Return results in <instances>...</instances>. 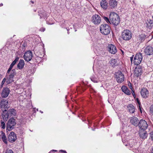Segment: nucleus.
I'll use <instances>...</instances> for the list:
<instances>
[{
    "mask_svg": "<svg viewBox=\"0 0 153 153\" xmlns=\"http://www.w3.org/2000/svg\"><path fill=\"white\" fill-rule=\"evenodd\" d=\"M109 19L111 24L117 26L119 24L120 19L118 15L114 12L111 13L109 14Z\"/></svg>",
    "mask_w": 153,
    "mask_h": 153,
    "instance_id": "obj_1",
    "label": "nucleus"
},
{
    "mask_svg": "<svg viewBox=\"0 0 153 153\" xmlns=\"http://www.w3.org/2000/svg\"><path fill=\"white\" fill-rule=\"evenodd\" d=\"M16 115V111L14 109H9L7 111L3 112L2 116L4 120L6 121L7 119L11 117H13Z\"/></svg>",
    "mask_w": 153,
    "mask_h": 153,
    "instance_id": "obj_2",
    "label": "nucleus"
},
{
    "mask_svg": "<svg viewBox=\"0 0 153 153\" xmlns=\"http://www.w3.org/2000/svg\"><path fill=\"white\" fill-rule=\"evenodd\" d=\"M133 34L131 31L128 29L124 30L121 33V37L124 40L129 41L132 37Z\"/></svg>",
    "mask_w": 153,
    "mask_h": 153,
    "instance_id": "obj_3",
    "label": "nucleus"
},
{
    "mask_svg": "<svg viewBox=\"0 0 153 153\" xmlns=\"http://www.w3.org/2000/svg\"><path fill=\"white\" fill-rule=\"evenodd\" d=\"M101 33L104 35L108 34L111 31V27L107 24H102L100 27Z\"/></svg>",
    "mask_w": 153,
    "mask_h": 153,
    "instance_id": "obj_4",
    "label": "nucleus"
},
{
    "mask_svg": "<svg viewBox=\"0 0 153 153\" xmlns=\"http://www.w3.org/2000/svg\"><path fill=\"white\" fill-rule=\"evenodd\" d=\"M16 124V122L15 119L13 118H10L7 124V130L9 131L12 130L14 128Z\"/></svg>",
    "mask_w": 153,
    "mask_h": 153,
    "instance_id": "obj_5",
    "label": "nucleus"
},
{
    "mask_svg": "<svg viewBox=\"0 0 153 153\" xmlns=\"http://www.w3.org/2000/svg\"><path fill=\"white\" fill-rule=\"evenodd\" d=\"M10 107V105L8 103V100L3 99L1 100L0 103V107L2 111H6Z\"/></svg>",
    "mask_w": 153,
    "mask_h": 153,
    "instance_id": "obj_6",
    "label": "nucleus"
},
{
    "mask_svg": "<svg viewBox=\"0 0 153 153\" xmlns=\"http://www.w3.org/2000/svg\"><path fill=\"white\" fill-rule=\"evenodd\" d=\"M143 54L140 53H137L134 57V63L135 65H138L141 62L143 59Z\"/></svg>",
    "mask_w": 153,
    "mask_h": 153,
    "instance_id": "obj_7",
    "label": "nucleus"
},
{
    "mask_svg": "<svg viewBox=\"0 0 153 153\" xmlns=\"http://www.w3.org/2000/svg\"><path fill=\"white\" fill-rule=\"evenodd\" d=\"M115 77L117 82L118 83H121L123 82L124 79V75L122 73L119 71L115 73Z\"/></svg>",
    "mask_w": 153,
    "mask_h": 153,
    "instance_id": "obj_8",
    "label": "nucleus"
},
{
    "mask_svg": "<svg viewBox=\"0 0 153 153\" xmlns=\"http://www.w3.org/2000/svg\"><path fill=\"white\" fill-rule=\"evenodd\" d=\"M9 73L8 76L7 77L6 82L7 83H10L13 81V79L16 74L15 69H13Z\"/></svg>",
    "mask_w": 153,
    "mask_h": 153,
    "instance_id": "obj_9",
    "label": "nucleus"
},
{
    "mask_svg": "<svg viewBox=\"0 0 153 153\" xmlns=\"http://www.w3.org/2000/svg\"><path fill=\"white\" fill-rule=\"evenodd\" d=\"M101 18L98 15H94L92 17L91 21L94 25H99L101 22Z\"/></svg>",
    "mask_w": 153,
    "mask_h": 153,
    "instance_id": "obj_10",
    "label": "nucleus"
},
{
    "mask_svg": "<svg viewBox=\"0 0 153 153\" xmlns=\"http://www.w3.org/2000/svg\"><path fill=\"white\" fill-rule=\"evenodd\" d=\"M138 126L140 128V130L142 129L143 130H146L148 126L146 122L143 120H141L140 121Z\"/></svg>",
    "mask_w": 153,
    "mask_h": 153,
    "instance_id": "obj_11",
    "label": "nucleus"
},
{
    "mask_svg": "<svg viewBox=\"0 0 153 153\" xmlns=\"http://www.w3.org/2000/svg\"><path fill=\"white\" fill-rule=\"evenodd\" d=\"M33 56V53L32 51H28L25 52L24 55V59L27 62L30 61Z\"/></svg>",
    "mask_w": 153,
    "mask_h": 153,
    "instance_id": "obj_12",
    "label": "nucleus"
},
{
    "mask_svg": "<svg viewBox=\"0 0 153 153\" xmlns=\"http://www.w3.org/2000/svg\"><path fill=\"white\" fill-rule=\"evenodd\" d=\"M144 52L146 55H153V47L151 46H147L145 48Z\"/></svg>",
    "mask_w": 153,
    "mask_h": 153,
    "instance_id": "obj_13",
    "label": "nucleus"
},
{
    "mask_svg": "<svg viewBox=\"0 0 153 153\" xmlns=\"http://www.w3.org/2000/svg\"><path fill=\"white\" fill-rule=\"evenodd\" d=\"M142 73V70L140 66L135 68L134 71V75L136 77L140 76Z\"/></svg>",
    "mask_w": 153,
    "mask_h": 153,
    "instance_id": "obj_14",
    "label": "nucleus"
},
{
    "mask_svg": "<svg viewBox=\"0 0 153 153\" xmlns=\"http://www.w3.org/2000/svg\"><path fill=\"white\" fill-rule=\"evenodd\" d=\"M139 134L140 137L144 140L146 139L148 136V134L145 130H139Z\"/></svg>",
    "mask_w": 153,
    "mask_h": 153,
    "instance_id": "obj_15",
    "label": "nucleus"
},
{
    "mask_svg": "<svg viewBox=\"0 0 153 153\" xmlns=\"http://www.w3.org/2000/svg\"><path fill=\"white\" fill-rule=\"evenodd\" d=\"M141 96L143 98H146L149 96V92L148 90L146 88H143L141 89L140 91Z\"/></svg>",
    "mask_w": 153,
    "mask_h": 153,
    "instance_id": "obj_16",
    "label": "nucleus"
},
{
    "mask_svg": "<svg viewBox=\"0 0 153 153\" xmlns=\"http://www.w3.org/2000/svg\"><path fill=\"white\" fill-rule=\"evenodd\" d=\"M108 49L109 52L113 54H115L117 52V49L116 46L112 44L108 45Z\"/></svg>",
    "mask_w": 153,
    "mask_h": 153,
    "instance_id": "obj_17",
    "label": "nucleus"
},
{
    "mask_svg": "<svg viewBox=\"0 0 153 153\" xmlns=\"http://www.w3.org/2000/svg\"><path fill=\"white\" fill-rule=\"evenodd\" d=\"M17 139L16 135L13 132H11L8 136V140L11 142H14Z\"/></svg>",
    "mask_w": 153,
    "mask_h": 153,
    "instance_id": "obj_18",
    "label": "nucleus"
},
{
    "mask_svg": "<svg viewBox=\"0 0 153 153\" xmlns=\"http://www.w3.org/2000/svg\"><path fill=\"white\" fill-rule=\"evenodd\" d=\"M10 90L8 88H4L1 93V97L4 98L8 96L10 93Z\"/></svg>",
    "mask_w": 153,
    "mask_h": 153,
    "instance_id": "obj_19",
    "label": "nucleus"
},
{
    "mask_svg": "<svg viewBox=\"0 0 153 153\" xmlns=\"http://www.w3.org/2000/svg\"><path fill=\"white\" fill-rule=\"evenodd\" d=\"M145 25L147 28L149 29L153 28V20L147 19L146 21Z\"/></svg>",
    "mask_w": 153,
    "mask_h": 153,
    "instance_id": "obj_20",
    "label": "nucleus"
},
{
    "mask_svg": "<svg viewBox=\"0 0 153 153\" xmlns=\"http://www.w3.org/2000/svg\"><path fill=\"white\" fill-rule=\"evenodd\" d=\"M130 120L132 124L135 126H138L139 120L137 117L135 116L132 117L130 118Z\"/></svg>",
    "mask_w": 153,
    "mask_h": 153,
    "instance_id": "obj_21",
    "label": "nucleus"
},
{
    "mask_svg": "<svg viewBox=\"0 0 153 153\" xmlns=\"http://www.w3.org/2000/svg\"><path fill=\"white\" fill-rule=\"evenodd\" d=\"M117 1L116 0H109V5L112 9H114L117 7Z\"/></svg>",
    "mask_w": 153,
    "mask_h": 153,
    "instance_id": "obj_22",
    "label": "nucleus"
},
{
    "mask_svg": "<svg viewBox=\"0 0 153 153\" xmlns=\"http://www.w3.org/2000/svg\"><path fill=\"white\" fill-rule=\"evenodd\" d=\"M100 5L103 9H106L108 7V3L106 0H102L100 1Z\"/></svg>",
    "mask_w": 153,
    "mask_h": 153,
    "instance_id": "obj_23",
    "label": "nucleus"
},
{
    "mask_svg": "<svg viewBox=\"0 0 153 153\" xmlns=\"http://www.w3.org/2000/svg\"><path fill=\"white\" fill-rule=\"evenodd\" d=\"M122 91L125 94L130 95L131 94V92L128 88L125 86H123L121 87Z\"/></svg>",
    "mask_w": 153,
    "mask_h": 153,
    "instance_id": "obj_24",
    "label": "nucleus"
},
{
    "mask_svg": "<svg viewBox=\"0 0 153 153\" xmlns=\"http://www.w3.org/2000/svg\"><path fill=\"white\" fill-rule=\"evenodd\" d=\"M25 65V62L24 60L23 59H20L17 65V68L21 69L23 68Z\"/></svg>",
    "mask_w": 153,
    "mask_h": 153,
    "instance_id": "obj_25",
    "label": "nucleus"
},
{
    "mask_svg": "<svg viewBox=\"0 0 153 153\" xmlns=\"http://www.w3.org/2000/svg\"><path fill=\"white\" fill-rule=\"evenodd\" d=\"M39 15L40 16V19L42 18H45V17H47V15L46 12L44 10H42L39 12Z\"/></svg>",
    "mask_w": 153,
    "mask_h": 153,
    "instance_id": "obj_26",
    "label": "nucleus"
},
{
    "mask_svg": "<svg viewBox=\"0 0 153 153\" xmlns=\"http://www.w3.org/2000/svg\"><path fill=\"white\" fill-rule=\"evenodd\" d=\"M146 38V35L144 34L140 35L137 38V40L140 42H143Z\"/></svg>",
    "mask_w": 153,
    "mask_h": 153,
    "instance_id": "obj_27",
    "label": "nucleus"
},
{
    "mask_svg": "<svg viewBox=\"0 0 153 153\" xmlns=\"http://www.w3.org/2000/svg\"><path fill=\"white\" fill-rule=\"evenodd\" d=\"M129 112L131 113H133L135 111L134 106L132 104H130L128 106Z\"/></svg>",
    "mask_w": 153,
    "mask_h": 153,
    "instance_id": "obj_28",
    "label": "nucleus"
},
{
    "mask_svg": "<svg viewBox=\"0 0 153 153\" xmlns=\"http://www.w3.org/2000/svg\"><path fill=\"white\" fill-rule=\"evenodd\" d=\"M1 139L3 142L6 144L7 143V139L6 136L5 134L3 133L2 131H1Z\"/></svg>",
    "mask_w": 153,
    "mask_h": 153,
    "instance_id": "obj_29",
    "label": "nucleus"
},
{
    "mask_svg": "<svg viewBox=\"0 0 153 153\" xmlns=\"http://www.w3.org/2000/svg\"><path fill=\"white\" fill-rule=\"evenodd\" d=\"M111 65L112 67H115L117 65V60L115 59H112L110 61Z\"/></svg>",
    "mask_w": 153,
    "mask_h": 153,
    "instance_id": "obj_30",
    "label": "nucleus"
},
{
    "mask_svg": "<svg viewBox=\"0 0 153 153\" xmlns=\"http://www.w3.org/2000/svg\"><path fill=\"white\" fill-rule=\"evenodd\" d=\"M102 17L107 23L108 24H111L110 20V19H109L108 17L104 16Z\"/></svg>",
    "mask_w": 153,
    "mask_h": 153,
    "instance_id": "obj_31",
    "label": "nucleus"
},
{
    "mask_svg": "<svg viewBox=\"0 0 153 153\" xmlns=\"http://www.w3.org/2000/svg\"><path fill=\"white\" fill-rule=\"evenodd\" d=\"M149 114L151 116H153V106L151 105L150 107Z\"/></svg>",
    "mask_w": 153,
    "mask_h": 153,
    "instance_id": "obj_32",
    "label": "nucleus"
},
{
    "mask_svg": "<svg viewBox=\"0 0 153 153\" xmlns=\"http://www.w3.org/2000/svg\"><path fill=\"white\" fill-rule=\"evenodd\" d=\"M91 80L94 83H97L98 82V79L97 78L94 77H92L91 78Z\"/></svg>",
    "mask_w": 153,
    "mask_h": 153,
    "instance_id": "obj_33",
    "label": "nucleus"
},
{
    "mask_svg": "<svg viewBox=\"0 0 153 153\" xmlns=\"http://www.w3.org/2000/svg\"><path fill=\"white\" fill-rule=\"evenodd\" d=\"M0 127H1L3 129H4L5 128L6 126L4 122L3 121H1V124L0 126Z\"/></svg>",
    "mask_w": 153,
    "mask_h": 153,
    "instance_id": "obj_34",
    "label": "nucleus"
},
{
    "mask_svg": "<svg viewBox=\"0 0 153 153\" xmlns=\"http://www.w3.org/2000/svg\"><path fill=\"white\" fill-rule=\"evenodd\" d=\"M19 59V57H18L17 56L16 57L15 59L12 62V64L14 65L16 62L18 61Z\"/></svg>",
    "mask_w": 153,
    "mask_h": 153,
    "instance_id": "obj_35",
    "label": "nucleus"
},
{
    "mask_svg": "<svg viewBox=\"0 0 153 153\" xmlns=\"http://www.w3.org/2000/svg\"><path fill=\"white\" fill-rule=\"evenodd\" d=\"M5 153H14V152L12 150L7 149L6 150Z\"/></svg>",
    "mask_w": 153,
    "mask_h": 153,
    "instance_id": "obj_36",
    "label": "nucleus"
},
{
    "mask_svg": "<svg viewBox=\"0 0 153 153\" xmlns=\"http://www.w3.org/2000/svg\"><path fill=\"white\" fill-rule=\"evenodd\" d=\"M149 136L150 138L153 141V131H151L149 133Z\"/></svg>",
    "mask_w": 153,
    "mask_h": 153,
    "instance_id": "obj_37",
    "label": "nucleus"
},
{
    "mask_svg": "<svg viewBox=\"0 0 153 153\" xmlns=\"http://www.w3.org/2000/svg\"><path fill=\"white\" fill-rule=\"evenodd\" d=\"M136 102H137L138 105H141V104L138 98H136Z\"/></svg>",
    "mask_w": 153,
    "mask_h": 153,
    "instance_id": "obj_38",
    "label": "nucleus"
},
{
    "mask_svg": "<svg viewBox=\"0 0 153 153\" xmlns=\"http://www.w3.org/2000/svg\"><path fill=\"white\" fill-rule=\"evenodd\" d=\"M12 69V68L9 67V68L8 69V70L7 72L6 73L7 75V74H8L10 72V71H10Z\"/></svg>",
    "mask_w": 153,
    "mask_h": 153,
    "instance_id": "obj_39",
    "label": "nucleus"
},
{
    "mask_svg": "<svg viewBox=\"0 0 153 153\" xmlns=\"http://www.w3.org/2000/svg\"><path fill=\"white\" fill-rule=\"evenodd\" d=\"M7 78H4L3 79L2 81L1 82V83L3 84H4V83L6 81V82Z\"/></svg>",
    "mask_w": 153,
    "mask_h": 153,
    "instance_id": "obj_40",
    "label": "nucleus"
},
{
    "mask_svg": "<svg viewBox=\"0 0 153 153\" xmlns=\"http://www.w3.org/2000/svg\"><path fill=\"white\" fill-rule=\"evenodd\" d=\"M57 152V151L56 150H53L51 151L49 153H55V152Z\"/></svg>",
    "mask_w": 153,
    "mask_h": 153,
    "instance_id": "obj_41",
    "label": "nucleus"
},
{
    "mask_svg": "<svg viewBox=\"0 0 153 153\" xmlns=\"http://www.w3.org/2000/svg\"><path fill=\"white\" fill-rule=\"evenodd\" d=\"M141 105H138V107H139V109L140 110V111L141 112V113H142V111L141 110Z\"/></svg>",
    "mask_w": 153,
    "mask_h": 153,
    "instance_id": "obj_42",
    "label": "nucleus"
},
{
    "mask_svg": "<svg viewBox=\"0 0 153 153\" xmlns=\"http://www.w3.org/2000/svg\"><path fill=\"white\" fill-rule=\"evenodd\" d=\"M132 94L133 96L134 97V96H135V94H134V91L133 90H132Z\"/></svg>",
    "mask_w": 153,
    "mask_h": 153,
    "instance_id": "obj_43",
    "label": "nucleus"
},
{
    "mask_svg": "<svg viewBox=\"0 0 153 153\" xmlns=\"http://www.w3.org/2000/svg\"><path fill=\"white\" fill-rule=\"evenodd\" d=\"M14 66V65L11 63L10 66V67L12 68Z\"/></svg>",
    "mask_w": 153,
    "mask_h": 153,
    "instance_id": "obj_44",
    "label": "nucleus"
},
{
    "mask_svg": "<svg viewBox=\"0 0 153 153\" xmlns=\"http://www.w3.org/2000/svg\"><path fill=\"white\" fill-rule=\"evenodd\" d=\"M60 151L62 152L63 153H67V152L65 151H64V150H61Z\"/></svg>",
    "mask_w": 153,
    "mask_h": 153,
    "instance_id": "obj_45",
    "label": "nucleus"
},
{
    "mask_svg": "<svg viewBox=\"0 0 153 153\" xmlns=\"http://www.w3.org/2000/svg\"><path fill=\"white\" fill-rule=\"evenodd\" d=\"M45 30V28H42L41 29V30L43 32H44Z\"/></svg>",
    "mask_w": 153,
    "mask_h": 153,
    "instance_id": "obj_46",
    "label": "nucleus"
},
{
    "mask_svg": "<svg viewBox=\"0 0 153 153\" xmlns=\"http://www.w3.org/2000/svg\"><path fill=\"white\" fill-rule=\"evenodd\" d=\"M2 78V75L1 74H0V80Z\"/></svg>",
    "mask_w": 153,
    "mask_h": 153,
    "instance_id": "obj_47",
    "label": "nucleus"
},
{
    "mask_svg": "<svg viewBox=\"0 0 153 153\" xmlns=\"http://www.w3.org/2000/svg\"><path fill=\"white\" fill-rule=\"evenodd\" d=\"M4 85V84H2L1 83V86H0L1 88H2Z\"/></svg>",
    "mask_w": 153,
    "mask_h": 153,
    "instance_id": "obj_48",
    "label": "nucleus"
},
{
    "mask_svg": "<svg viewBox=\"0 0 153 153\" xmlns=\"http://www.w3.org/2000/svg\"><path fill=\"white\" fill-rule=\"evenodd\" d=\"M3 6V4L2 3H0V7H1Z\"/></svg>",
    "mask_w": 153,
    "mask_h": 153,
    "instance_id": "obj_49",
    "label": "nucleus"
},
{
    "mask_svg": "<svg viewBox=\"0 0 153 153\" xmlns=\"http://www.w3.org/2000/svg\"><path fill=\"white\" fill-rule=\"evenodd\" d=\"M133 57H131L130 58V59H131V62H132V60H133Z\"/></svg>",
    "mask_w": 153,
    "mask_h": 153,
    "instance_id": "obj_50",
    "label": "nucleus"
},
{
    "mask_svg": "<svg viewBox=\"0 0 153 153\" xmlns=\"http://www.w3.org/2000/svg\"><path fill=\"white\" fill-rule=\"evenodd\" d=\"M130 84L131 85L130 86V88L131 89V88H132V87L131 85V84L130 83Z\"/></svg>",
    "mask_w": 153,
    "mask_h": 153,
    "instance_id": "obj_51",
    "label": "nucleus"
},
{
    "mask_svg": "<svg viewBox=\"0 0 153 153\" xmlns=\"http://www.w3.org/2000/svg\"><path fill=\"white\" fill-rule=\"evenodd\" d=\"M152 153H153V147L152 148Z\"/></svg>",
    "mask_w": 153,
    "mask_h": 153,
    "instance_id": "obj_52",
    "label": "nucleus"
},
{
    "mask_svg": "<svg viewBox=\"0 0 153 153\" xmlns=\"http://www.w3.org/2000/svg\"><path fill=\"white\" fill-rule=\"evenodd\" d=\"M31 2L32 3V4H34V2L33 1H31Z\"/></svg>",
    "mask_w": 153,
    "mask_h": 153,
    "instance_id": "obj_53",
    "label": "nucleus"
},
{
    "mask_svg": "<svg viewBox=\"0 0 153 153\" xmlns=\"http://www.w3.org/2000/svg\"><path fill=\"white\" fill-rule=\"evenodd\" d=\"M40 112L42 113H43V112H42V111H40Z\"/></svg>",
    "mask_w": 153,
    "mask_h": 153,
    "instance_id": "obj_54",
    "label": "nucleus"
}]
</instances>
